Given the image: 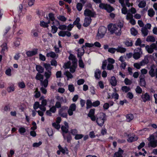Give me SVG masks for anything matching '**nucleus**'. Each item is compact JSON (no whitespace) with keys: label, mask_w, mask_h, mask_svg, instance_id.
<instances>
[{"label":"nucleus","mask_w":157,"mask_h":157,"mask_svg":"<svg viewBox=\"0 0 157 157\" xmlns=\"http://www.w3.org/2000/svg\"><path fill=\"white\" fill-rule=\"evenodd\" d=\"M123 24L121 22L118 24H111L109 25L108 29L112 34L115 33L116 35L119 36L121 34V28L123 27Z\"/></svg>","instance_id":"1"},{"label":"nucleus","mask_w":157,"mask_h":157,"mask_svg":"<svg viewBox=\"0 0 157 157\" xmlns=\"http://www.w3.org/2000/svg\"><path fill=\"white\" fill-rule=\"evenodd\" d=\"M106 120V116L103 113H100L96 117V122L98 125L100 127L102 126Z\"/></svg>","instance_id":"2"},{"label":"nucleus","mask_w":157,"mask_h":157,"mask_svg":"<svg viewBox=\"0 0 157 157\" xmlns=\"http://www.w3.org/2000/svg\"><path fill=\"white\" fill-rule=\"evenodd\" d=\"M107 31V29L103 26H100L98 29L97 37L99 39L103 38Z\"/></svg>","instance_id":"3"},{"label":"nucleus","mask_w":157,"mask_h":157,"mask_svg":"<svg viewBox=\"0 0 157 157\" xmlns=\"http://www.w3.org/2000/svg\"><path fill=\"white\" fill-rule=\"evenodd\" d=\"M149 74L151 77H155L157 79V68L154 64H152L150 67V69L148 72Z\"/></svg>","instance_id":"4"},{"label":"nucleus","mask_w":157,"mask_h":157,"mask_svg":"<svg viewBox=\"0 0 157 157\" xmlns=\"http://www.w3.org/2000/svg\"><path fill=\"white\" fill-rule=\"evenodd\" d=\"M142 55V51L140 48L135 49L134 51L133 57L134 59H139Z\"/></svg>","instance_id":"5"},{"label":"nucleus","mask_w":157,"mask_h":157,"mask_svg":"<svg viewBox=\"0 0 157 157\" xmlns=\"http://www.w3.org/2000/svg\"><path fill=\"white\" fill-rule=\"evenodd\" d=\"M99 7L101 9L106 10L109 12H111L114 10V8L110 5L103 3H101L99 5Z\"/></svg>","instance_id":"6"},{"label":"nucleus","mask_w":157,"mask_h":157,"mask_svg":"<svg viewBox=\"0 0 157 157\" xmlns=\"http://www.w3.org/2000/svg\"><path fill=\"white\" fill-rule=\"evenodd\" d=\"M72 60V65L71 66L70 68V72L72 73H73L75 71V70L77 67V61L78 59H69Z\"/></svg>","instance_id":"7"},{"label":"nucleus","mask_w":157,"mask_h":157,"mask_svg":"<svg viewBox=\"0 0 157 157\" xmlns=\"http://www.w3.org/2000/svg\"><path fill=\"white\" fill-rule=\"evenodd\" d=\"M76 109V105L74 104H71L70 105L69 108L67 110V113L68 115L72 116L73 114V112L75 111Z\"/></svg>","instance_id":"8"},{"label":"nucleus","mask_w":157,"mask_h":157,"mask_svg":"<svg viewBox=\"0 0 157 157\" xmlns=\"http://www.w3.org/2000/svg\"><path fill=\"white\" fill-rule=\"evenodd\" d=\"M141 98L143 101L144 103L147 101H150L151 100L150 96L147 92L142 94L141 96Z\"/></svg>","instance_id":"9"},{"label":"nucleus","mask_w":157,"mask_h":157,"mask_svg":"<svg viewBox=\"0 0 157 157\" xmlns=\"http://www.w3.org/2000/svg\"><path fill=\"white\" fill-rule=\"evenodd\" d=\"M95 111V109L94 108L90 109L87 115V116L90 117L93 121H95L96 120V116L94 115Z\"/></svg>","instance_id":"10"},{"label":"nucleus","mask_w":157,"mask_h":157,"mask_svg":"<svg viewBox=\"0 0 157 157\" xmlns=\"http://www.w3.org/2000/svg\"><path fill=\"white\" fill-rule=\"evenodd\" d=\"M156 48V45L155 44H152L150 46L147 45L145 47V49L148 53H151L154 51V49Z\"/></svg>","instance_id":"11"},{"label":"nucleus","mask_w":157,"mask_h":157,"mask_svg":"<svg viewBox=\"0 0 157 157\" xmlns=\"http://www.w3.org/2000/svg\"><path fill=\"white\" fill-rule=\"evenodd\" d=\"M126 19L129 21V22L132 25H135L136 21L133 18V15L131 13H128L126 16Z\"/></svg>","instance_id":"12"},{"label":"nucleus","mask_w":157,"mask_h":157,"mask_svg":"<svg viewBox=\"0 0 157 157\" xmlns=\"http://www.w3.org/2000/svg\"><path fill=\"white\" fill-rule=\"evenodd\" d=\"M84 14L85 16H88L91 18V17H93L94 16L95 13L94 12L89 9H86L84 11Z\"/></svg>","instance_id":"13"},{"label":"nucleus","mask_w":157,"mask_h":157,"mask_svg":"<svg viewBox=\"0 0 157 157\" xmlns=\"http://www.w3.org/2000/svg\"><path fill=\"white\" fill-rule=\"evenodd\" d=\"M124 152L123 150H122L121 147H119L118 151L115 153L113 157H123L122 155Z\"/></svg>","instance_id":"14"},{"label":"nucleus","mask_w":157,"mask_h":157,"mask_svg":"<svg viewBox=\"0 0 157 157\" xmlns=\"http://www.w3.org/2000/svg\"><path fill=\"white\" fill-rule=\"evenodd\" d=\"M140 81L139 84L141 87H146V81L144 79V75H141L140 76Z\"/></svg>","instance_id":"15"},{"label":"nucleus","mask_w":157,"mask_h":157,"mask_svg":"<svg viewBox=\"0 0 157 157\" xmlns=\"http://www.w3.org/2000/svg\"><path fill=\"white\" fill-rule=\"evenodd\" d=\"M58 35L59 36L62 37H64L67 36L68 37L71 36V34L70 32L68 31H61L58 33Z\"/></svg>","instance_id":"16"},{"label":"nucleus","mask_w":157,"mask_h":157,"mask_svg":"<svg viewBox=\"0 0 157 157\" xmlns=\"http://www.w3.org/2000/svg\"><path fill=\"white\" fill-rule=\"evenodd\" d=\"M38 52V50L34 49L32 51H29L26 52V54L29 57H31L36 55Z\"/></svg>","instance_id":"17"},{"label":"nucleus","mask_w":157,"mask_h":157,"mask_svg":"<svg viewBox=\"0 0 157 157\" xmlns=\"http://www.w3.org/2000/svg\"><path fill=\"white\" fill-rule=\"evenodd\" d=\"M83 47L82 46L81 48H77L75 49L76 50L78 51V58H81V56L83 55L84 52V50L83 49Z\"/></svg>","instance_id":"18"},{"label":"nucleus","mask_w":157,"mask_h":157,"mask_svg":"<svg viewBox=\"0 0 157 157\" xmlns=\"http://www.w3.org/2000/svg\"><path fill=\"white\" fill-rule=\"evenodd\" d=\"M91 21V19L90 17H86L84 19V23L83 24V26L86 27L88 26L90 24Z\"/></svg>","instance_id":"19"},{"label":"nucleus","mask_w":157,"mask_h":157,"mask_svg":"<svg viewBox=\"0 0 157 157\" xmlns=\"http://www.w3.org/2000/svg\"><path fill=\"white\" fill-rule=\"evenodd\" d=\"M119 2L121 3L122 6H127L129 7L131 5V4L129 2L128 0H119Z\"/></svg>","instance_id":"20"},{"label":"nucleus","mask_w":157,"mask_h":157,"mask_svg":"<svg viewBox=\"0 0 157 157\" xmlns=\"http://www.w3.org/2000/svg\"><path fill=\"white\" fill-rule=\"evenodd\" d=\"M136 2L139 3L138 6L140 8H143L146 5V2L145 0H137Z\"/></svg>","instance_id":"21"},{"label":"nucleus","mask_w":157,"mask_h":157,"mask_svg":"<svg viewBox=\"0 0 157 157\" xmlns=\"http://www.w3.org/2000/svg\"><path fill=\"white\" fill-rule=\"evenodd\" d=\"M48 16L50 19L52 21H54L53 22V24L54 23H56V26H58L59 25V21L57 20L54 21L55 17L53 14L52 13H50L48 14Z\"/></svg>","instance_id":"22"},{"label":"nucleus","mask_w":157,"mask_h":157,"mask_svg":"<svg viewBox=\"0 0 157 157\" xmlns=\"http://www.w3.org/2000/svg\"><path fill=\"white\" fill-rule=\"evenodd\" d=\"M110 82L112 86H116L117 85V81L116 77L114 76H112L111 78Z\"/></svg>","instance_id":"23"},{"label":"nucleus","mask_w":157,"mask_h":157,"mask_svg":"<svg viewBox=\"0 0 157 157\" xmlns=\"http://www.w3.org/2000/svg\"><path fill=\"white\" fill-rule=\"evenodd\" d=\"M46 56L48 57H51L52 58H57L58 57V55L56 54L54 52H51L47 53Z\"/></svg>","instance_id":"24"},{"label":"nucleus","mask_w":157,"mask_h":157,"mask_svg":"<svg viewBox=\"0 0 157 157\" xmlns=\"http://www.w3.org/2000/svg\"><path fill=\"white\" fill-rule=\"evenodd\" d=\"M62 135L64 140H67L68 143H70L72 138L71 134H68L66 136L64 134H62Z\"/></svg>","instance_id":"25"},{"label":"nucleus","mask_w":157,"mask_h":157,"mask_svg":"<svg viewBox=\"0 0 157 157\" xmlns=\"http://www.w3.org/2000/svg\"><path fill=\"white\" fill-rule=\"evenodd\" d=\"M149 145L153 147H155L157 146V140H155L154 138L153 140L149 142Z\"/></svg>","instance_id":"26"},{"label":"nucleus","mask_w":157,"mask_h":157,"mask_svg":"<svg viewBox=\"0 0 157 157\" xmlns=\"http://www.w3.org/2000/svg\"><path fill=\"white\" fill-rule=\"evenodd\" d=\"M36 70L38 71V73H43L44 71V68L40 65L36 66Z\"/></svg>","instance_id":"27"},{"label":"nucleus","mask_w":157,"mask_h":157,"mask_svg":"<svg viewBox=\"0 0 157 157\" xmlns=\"http://www.w3.org/2000/svg\"><path fill=\"white\" fill-rule=\"evenodd\" d=\"M41 73H37L35 79L36 80H39L42 82L43 81L44 77Z\"/></svg>","instance_id":"28"},{"label":"nucleus","mask_w":157,"mask_h":157,"mask_svg":"<svg viewBox=\"0 0 157 157\" xmlns=\"http://www.w3.org/2000/svg\"><path fill=\"white\" fill-rule=\"evenodd\" d=\"M126 121L128 122H130L133 119L134 116L132 114L129 113L126 115Z\"/></svg>","instance_id":"29"},{"label":"nucleus","mask_w":157,"mask_h":157,"mask_svg":"<svg viewBox=\"0 0 157 157\" xmlns=\"http://www.w3.org/2000/svg\"><path fill=\"white\" fill-rule=\"evenodd\" d=\"M68 128L69 127H66L64 125H62L61 128L62 132V134L67 133L68 132Z\"/></svg>","instance_id":"30"},{"label":"nucleus","mask_w":157,"mask_h":157,"mask_svg":"<svg viewBox=\"0 0 157 157\" xmlns=\"http://www.w3.org/2000/svg\"><path fill=\"white\" fill-rule=\"evenodd\" d=\"M101 71L99 69H97L94 72V77L97 79H99L100 77Z\"/></svg>","instance_id":"31"},{"label":"nucleus","mask_w":157,"mask_h":157,"mask_svg":"<svg viewBox=\"0 0 157 157\" xmlns=\"http://www.w3.org/2000/svg\"><path fill=\"white\" fill-rule=\"evenodd\" d=\"M141 31L142 34L144 36H147L148 35L149 32L147 29L144 27L142 28Z\"/></svg>","instance_id":"32"},{"label":"nucleus","mask_w":157,"mask_h":157,"mask_svg":"<svg viewBox=\"0 0 157 157\" xmlns=\"http://www.w3.org/2000/svg\"><path fill=\"white\" fill-rule=\"evenodd\" d=\"M93 106L91 100L87 99L86 102V108L87 109L91 108Z\"/></svg>","instance_id":"33"},{"label":"nucleus","mask_w":157,"mask_h":157,"mask_svg":"<svg viewBox=\"0 0 157 157\" xmlns=\"http://www.w3.org/2000/svg\"><path fill=\"white\" fill-rule=\"evenodd\" d=\"M142 41L139 38H137L135 43V45L136 46H139L141 47H144V44H141Z\"/></svg>","instance_id":"34"},{"label":"nucleus","mask_w":157,"mask_h":157,"mask_svg":"<svg viewBox=\"0 0 157 157\" xmlns=\"http://www.w3.org/2000/svg\"><path fill=\"white\" fill-rule=\"evenodd\" d=\"M138 139V138L135 136H130L128 138L127 141L129 143H131L132 142L137 140Z\"/></svg>","instance_id":"35"},{"label":"nucleus","mask_w":157,"mask_h":157,"mask_svg":"<svg viewBox=\"0 0 157 157\" xmlns=\"http://www.w3.org/2000/svg\"><path fill=\"white\" fill-rule=\"evenodd\" d=\"M117 49V52H120L121 53H124L126 51V49L125 48L118 47Z\"/></svg>","instance_id":"36"},{"label":"nucleus","mask_w":157,"mask_h":157,"mask_svg":"<svg viewBox=\"0 0 157 157\" xmlns=\"http://www.w3.org/2000/svg\"><path fill=\"white\" fill-rule=\"evenodd\" d=\"M2 49L1 52L2 53H4V52L7 51V44L6 43H4L1 46Z\"/></svg>","instance_id":"37"},{"label":"nucleus","mask_w":157,"mask_h":157,"mask_svg":"<svg viewBox=\"0 0 157 157\" xmlns=\"http://www.w3.org/2000/svg\"><path fill=\"white\" fill-rule=\"evenodd\" d=\"M44 75L46 77V79L48 80L51 76V71L48 70L47 72H45L44 73Z\"/></svg>","instance_id":"38"},{"label":"nucleus","mask_w":157,"mask_h":157,"mask_svg":"<svg viewBox=\"0 0 157 157\" xmlns=\"http://www.w3.org/2000/svg\"><path fill=\"white\" fill-rule=\"evenodd\" d=\"M146 40L147 42H154L155 41V40L154 36H148L147 37Z\"/></svg>","instance_id":"39"},{"label":"nucleus","mask_w":157,"mask_h":157,"mask_svg":"<svg viewBox=\"0 0 157 157\" xmlns=\"http://www.w3.org/2000/svg\"><path fill=\"white\" fill-rule=\"evenodd\" d=\"M124 44L127 47L132 46L133 44L132 41L130 40H126L124 42Z\"/></svg>","instance_id":"40"},{"label":"nucleus","mask_w":157,"mask_h":157,"mask_svg":"<svg viewBox=\"0 0 157 157\" xmlns=\"http://www.w3.org/2000/svg\"><path fill=\"white\" fill-rule=\"evenodd\" d=\"M155 14V11L152 9H150L148 11V14L150 17H153Z\"/></svg>","instance_id":"41"},{"label":"nucleus","mask_w":157,"mask_h":157,"mask_svg":"<svg viewBox=\"0 0 157 157\" xmlns=\"http://www.w3.org/2000/svg\"><path fill=\"white\" fill-rule=\"evenodd\" d=\"M18 131L20 134L23 135L26 132V129L24 127H21L19 128Z\"/></svg>","instance_id":"42"},{"label":"nucleus","mask_w":157,"mask_h":157,"mask_svg":"<svg viewBox=\"0 0 157 157\" xmlns=\"http://www.w3.org/2000/svg\"><path fill=\"white\" fill-rule=\"evenodd\" d=\"M64 75L67 76L68 79H71L73 78L72 75L68 71H66L64 73Z\"/></svg>","instance_id":"43"},{"label":"nucleus","mask_w":157,"mask_h":157,"mask_svg":"<svg viewBox=\"0 0 157 157\" xmlns=\"http://www.w3.org/2000/svg\"><path fill=\"white\" fill-rule=\"evenodd\" d=\"M50 23V21H48L47 22H45L44 21H40V25L44 27H47L48 26V24Z\"/></svg>","instance_id":"44"},{"label":"nucleus","mask_w":157,"mask_h":157,"mask_svg":"<svg viewBox=\"0 0 157 157\" xmlns=\"http://www.w3.org/2000/svg\"><path fill=\"white\" fill-rule=\"evenodd\" d=\"M121 89L123 92L125 93L128 92L130 90V87L127 86H123Z\"/></svg>","instance_id":"45"},{"label":"nucleus","mask_w":157,"mask_h":157,"mask_svg":"<svg viewBox=\"0 0 157 157\" xmlns=\"http://www.w3.org/2000/svg\"><path fill=\"white\" fill-rule=\"evenodd\" d=\"M68 90L71 92H73L75 90V87L73 84L68 85Z\"/></svg>","instance_id":"46"},{"label":"nucleus","mask_w":157,"mask_h":157,"mask_svg":"<svg viewBox=\"0 0 157 157\" xmlns=\"http://www.w3.org/2000/svg\"><path fill=\"white\" fill-rule=\"evenodd\" d=\"M71 63L70 61H68L67 63H65L63 67L65 69H68L71 66Z\"/></svg>","instance_id":"47"},{"label":"nucleus","mask_w":157,"mask_h":157,"mask_svg":"<svg viewBox=\"0 0 157 157\" xmlns=\"http://www.w3.org/2000/svg\"><path fill=\"white\" fill-rule=\"evenodd\" d=\"M41 83L44 87L46 88L47 87L48 84V80L45 79L43 81H42Z\"/></svg>","instance_id":"48"},{"label":"nucleus","mask_w":157,"mask_h":157,"mask_svg":"<svg viewBox=\"0 0 157 157\" xmlns=\"http://www.w3.org/2000/svg\"><path fill=\"white\" fill-rule=\"evenodd\" d=\"M18 87L21 89L24 88L25 87V84L23 81L19 82L18 84Z\"/></svg>","instance_id":"49"},{"label":"nucleus","mask_w":157,"mask_h":157,"mask_svg":"<svg viewBox=\"0 0 157 157\" xmlns=\"http://www.w3.org/2000/svg\"><path fill=\"white\" fill-rule=\"evenodd\" d=\"M44 66L47 71H48V70L51 71V68L49 64L47 63H44Z\"/></svg>","instance_id":"50"},{"label":"nucleus","mask_w":157,"mask_h":157,"mask_svg":"<svg viewBox=\"0 0 157 157\" xmlns=\"http://www.w3.org/2000/svg\"><path fill=\"white\" fill-rule=\"evenodd\" d=\"M40 104L39 102L38 101H36L33 105V108L35 110H36L38 109L40 106Z\"/></svg>","instance_id":"51"},{"label":"nucleus","mask_w":157,"mask_h":157,"mask_svg":"<svg viewBox=\"0 0 157 157\" xmlns=\"http://www.w3.org/2000/svg\"><path fill=\"white\" fill-rule=\"evenodd\" d=\"M124 82L125 84L126 85H130L132 83V81L129 79L128 78H126L124 79Z\"/></svg>","instance_id":"52"},{"label":"nucleus","mask_w":157,"mask_h":157,"mask_svg":"<svg viewBox=\"0 0 157 157\" xmlns=\"http://www.w3.org/2000/svg\"><path fill=\"white\" fill-rule=\"evenodd\" d=\"M149 62V59H142L140 63L142 66H144L147 64Z\"/></svg>","instance_id":"53"},{"label":"nucleus","mask_w":157,"mask_h":157,"mask_svg":"<svg viewBox=\"0 0 157 157\" xmlns=\"http://www.w3.org/2000/svg\"><path fill=\"white\" fill-rule=\"evenodd\" d=\"M79 66L80 68H83L84 67V64L82 59H79Z\"/></svg>","instance_id":"54"},{"label":"nucleus","mask_w":157,"mask_h":157,"mask_svg":"<svg viewBox=\"0 0 157 157\" xmlns=\"http://www.w3.org/2000/svg\"><path fill=\"white\" fill-rule=\"evenodd\" d=\"M136 92L139 94H140L142 92V90L141 88L139 86H137L135 90Z\"/></svg>","instance_id":"55"},{"label":"nucleus","mask_w":157,"mask_h":157,"mask_svg":"<svg viewBox=\"0 0 157 157\" xmlns=\"http://www.w3.org/2000/svg\"><path fill=\"white\" fill-rule=\"evenodd\" d=\"M52 126L56 129L59 130L60 128V126L59 124H56L55 122H53L52 124Z\"/></svg>","instance_id":"56"},{"label":"nucleus","mask_w":157,"mask_h":157,"mask_svg":"<svg viewBox=\"0 0 157 157\" xmlns=\"http://www.w3.org/2000/svg\"><path fill=\"white\" fill-rule=\"evenodd\" d=\"M11 69L10 68H8V69L6 70L5 72V73L6 75L10 76L11 75Z\"/></svg>","instance_id":"57"},{"label":"nucleus","mask_w":157,"mask_h":157,"mask_svg":"<svg viewBox=\"0 0 157 157\" xmlns=\"http://www.w3.org/2000/svg\"><path fill=\"white\" fill-rule=\"evenodd\" d=\"M51 32L53 33H56L58 30V28L56 27L54 25L52 26Z\"/></svg>","instance_id":"58"},{"label":"nucleus","mask_w":157,"mask_h":157,"mask_svg":"<svg viewBox=\"0 0 157 157\" xmlns=\"http://www.w3.org/2000/svg\"><path fill=\"white\" fill-rule=\"evenodd\" d=\"M108 51L109 53L113 54L117 51V49L114 48H110L108 49Z\"/></svg>","instance_id":"59"},{"label":"nucleus","mask_w":157,"mask_h":157,"mask_svg":"<svg viewBox=\"0 0 157 157\" xmlns=\"http://www.w3.org/2000/svg\"><path fill=\"white\" fill-rule=\"evenodd\" d=\"M42 144V142L41 141H39L38 143H34L33 145V146L34 147H38L40 146Z\"/></svg>","instance_id":"60"},{"label":"nucleus","mask_w":157,"mask_h":157,"mask_svg":"<svg viewBox=\"0 0 157 157\" xmlns=\"http://www.w3.org/2000/svg\"><path fill=\"white\" fill-rule=\"evenodd\" d=\"M93 106L94 107L98 106L100 105V102L98 100H97L92 103Z\"/></svg>","instance_id":"61"},{"label":"nucleus","mask_w":157,"mask_h":157,"mask_svg":"<svg viewBox=\"0 0 157 157\" xmlns=\"http://www.w3.org/2000/svg\"><path fill=\"white\" fill-rule=\"evenodd\" d=\"M32 124L33 126L31 128V129L33 131L35 130L37 128L36 124L35 122L33 121L32 123Z\"/></svg>","instance_id":"62"},{"label":"nucleus","mask_w":157,"mask_h":157,"mask_svg":"<svg viewBox=\"0 0 157 157\" xmlns=\"http://www.w3.org/2000/svg\"><path fill=\"white\" fill-rule=\"evenodd\" d=\"M131 33L132 35L135 36L137 34V32L135 29L132 28L131 29Z\"/></svg>","instance_id":"63"},{"label":"nucleus","mask_w":157,"mask_h":157,"mask_svg":"<svg viewBox=\"0 0 157 157\" xmlns=\"http://www.w3.org/2000/svg\"><path fill=\"white\" fill-rule=\"evenodd\" d=\"M107 60L105 59L102 62V68L103 70H105L106 68V67L107 65Z\"/></svg>","instance_id":"64"}]
</instances>
